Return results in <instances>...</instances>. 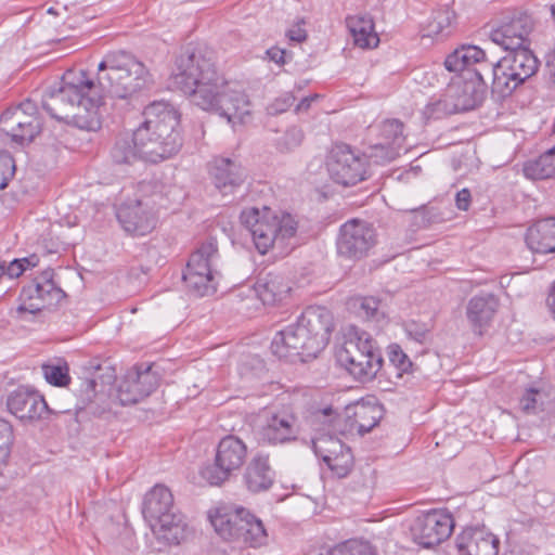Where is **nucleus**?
Wrapping results in <instances>:
<instances>
[{
  "mask_svg": "<svg viewBox=\"0 0 555 555\" xmlns=\"http://www.w3.org/2000/svg\"><path fill=\"white\" fill-rule=\"evenodd\" d=\"M367 158L347 144H336L330 152L326 167L331 179L344 186L354 185L367 177Z\"/></svg>",
  "mask_w": 555,
  "mask_h": 555,
  "instance_id": "obj_11",
  "label": "nucleus"
},
{
  "mask_svg": "<svg viewBox=\"0 0 555 555\" xmlns=\"http://www.w3.org/2000/svg\"><path fill=\"white\" fill-rule=\"evenodd\" d=\"M319 555H375V553L369 542L352 539L338 544L332 551L325 550Z\"/></svg>",
  "mask_w": 555,
  "mask_h": 555,
  "instance_id": "obj_42",
  "label": "nucleus"
},
{
  "mask_svg": "<svg viewBox=\"0 0 555 555\" xmlns=\"http://www.w3.org/2000/svg\"><path fill=\"white\" fill-rule=\"evenodd\" d=\"M37 257L35 255L23 258V259H14L10 262L9 266H5L7 275L10 279L18 278L23 274V272L26 270L27 267H35L37 266Z\"/></svg>",
  "mask_w": 555,
  "mask_h": 555,
  "instance_id": "obj_49",
  "label": "nucleus"
},
{
  "mask_svg": "<svg viewBox=\"0 0 555 555\" xmlns=\"http://www.w3.org/2000/svg\"><path fill=\"white\" fill-rule=\"evenodd\" d=\"M159 385V376L152 365H135L127 371L117 389L121 405L135 404L149 397Z\"/></svg>",
  "mask_w": 555,
  "mask_h": 555,
  "instance_id": "obj_18",
  "label": "nucleus"
},
{
  "mask_svg": "<svg viewBox=\"0 0 555 555\" xmlns=\"http://www.w3.org/2000/svg\"><path fill=\"white\" fill-rule=\"evenodd\" d=\"M14 436L11 424L0 418V463H5L11 454Z\"/></svg>",
  "mask_w": 555,
  "mask_h": 555,
  "instance_id": "obj_47",
  "label": "nucleus"
},
{
  "mask_svg": "<svg viewBox=\"0 0 555 555\" xmlns=\"http://www.w3.org/2000/svg\"><path fill=\"white\" fill-rule=\"evenodd\" d=\"M0 131L20 144L31 142L41 131V120L34 102L26 100L0 116Z\"/></svg>",
  "mask_w": 555,
  "mask_h": 555,
  "instance_id": "obj_13",
  "label": "nucleus"
},
{
  "mask_svg": "<svg viewBox=\"0 0 555 555\" xmlns=\"http://www.w3.org/2000/svg\"><path fill=\"white\" fill-rule=\"evenodd\" d=\"M209 172L215 186L223 195L233 193L246 177L241 164L228 157H216L210 164Z\"/></svg>",
  "mask_w": 555,
  "mask_h": 555,
  "instance_id": "obj_23",
  "label": "nucleus"
},
{
  "mask_svg": "<svg viewBox=\"0 0 555 555\" xmlns=\"http://www.w3.org/2000/svg\"><path fill=\"white\" fill-rule=\"evenodd\" d=\"M431 327L430 323L415 320H409L403 324L406 335L417 343H424L426 340Z\"/></svg>",
  "mask_w": 555,
  "mask_h": 555,
  "instance_id": "obj_48",
  "label": "nucleus"
},
{
  "mask_svg": "<svg viewBox=\"0 0 555 555\" xmlns=\"http://www.w3.org/2000/svg\"><path fill=\"white\" fill-rule=\"evenodd\" d=\"M111 156L116 164H132L138 159L143 160L140 146L134 142V133L132 139H118L112 149Z\"/></svg>",
  "mask_w": 555,
  "mask_h": 555,
  "instance_id": "obj_36",
  "label": "nucleus"
},
{
  "mask_svg": "<svg viewBox=\"0 0 555 555\" xmlns=\"http://www.w3.org/2000/svg\"><path fill=\"white\" fill-rule=\"evenodd\" d=\"M337 416V413L331 406L318 410L314 413V418L328 427H334Z\"/></svg>",
  "mask_w": 555,
  "mask_h": 555,
  "instance_id": "obj_54",
  "label": "nucleus"
},
{
  "mask_svg": "<svg viewBox=\"0 0 555 555\" xmlns=\"http://www.w3.org/2000/svg\"><path fill=\"white\" fill-rule=\"evenodd\" d=\"M242 224L249 231L257 250L264 255L278 247L284 250L297 232V222L289 214L278 215L264 206L244 209L240 216Z\"/></svg>",
  "mask_w": 555,
  "mask_h": 555,
  "instance_id": "obj_6",
  "label": "nucleus"
},
{
  "mask_svg": "<svg viewBox=\"0 0 555 555\" xmlns=\"http://www.w3.org/2000/svg\"><path fill=\"white\" fill-rule=\"evenodd\" d=\"M453 13L449 11L438 12L430 22V31L435 35L443 34L451 25Z\"/></svg>",
  "mask_w": 555,
  "mask_h": 555,
  "instance_id": "obj_52",
  "label": "nucleus"
},
{
  "mask_svg": "<svg viewBox=\"0 0 555 555\" xmlns=\"http://www.w3.org/2000/svg\"><path fill=\"white\" fill-rule=\"evenodd\" d=\"M380 301L372 296L354 297L350 301V307L354 312L366 320H376L384 318V312L379 310Z\"/></svg>",
  "mask_w": 555,
  "mask_h": 555,
  "instance_id": "obj_40",
  "label": "nucleus"
},
{
  "mask_svg": "<svg viewBox=\"0 0 555 555\" xmlns=\"http://www.w3.org/2000/svg\"><path fill=\"white\" fill-rule=\"evenodd\" d=\"M142 513L157 540L178 545L186 539L184 516L176 512L173 495L166 486L155 485L145 494Z\"/></svg>",
  "mask_w": 555,
  "mask_h": 555,
  "instance_id": "obj_7",
  "label": "nucleus"
},
{
  "mask_svg": "<svg viewBox=\"0 0 555 555\" xmlns=\"http://www.w3.org/2000/svg\"><path fill=\"white\" fill-rule=\"evenodd\" d=\"M333 328V319L325 307H308L296 320L279 331L271 343V351L280 359L306 362L326 347Z\"/></svg>",
  "mask_w": 555,
  "mask_h": 555,
  "instance_id": "obj_3",
  "label": "nucleus"
},
{
  "mask_svg": "<svg viewBox=\"0 0 555 555\" xmlns=\"http://www.w3.org/2000/svg\"><path fill=\"white\" fill-rule=\"evenodd\" d=\"M9 411L22 421L40 420L49 414L44 398L35 390L18 388L7 401Z\"/></svg>",
  "mask_w": 555,
  "mask_h": 555,
  "instance_id": "obj_21",
  "label": "nucleus"
},
{
  "mask_svg": "<svg viewBox=\"0 0 555 555\" xmlns=\"http://www.w3.org/2000/svg\"><path fill=\"white\" fill-rule=\"evenodd\" d=\"M143 118L134 130L143 160L157 164L178 154L183 144L178 109L168 102L154 101L144 108Z\"/></svg>",
  "mask_w": 555,
  "mask_h": 555,
  "instance_id": "obj_4",
  "label": "nucleus"
},
{
  "mask_svg": "<svg viewBox=\"0 0 555 555\" xmlns=\"http://www.w3.org/2000/svg\"><path fill=\"white\" fill-rule=\"evenodd\" d=\"M347 448L341 440L333 436L324 435L313 440L314 452L324 463L327 462V455L338 457Z\"/></svg>",
  "mask_w": 555,
  "mask_h": 555,
  "instance_id": "obj_38",
  "label": "nucleus"
},
{
  "mask_svg": "<svg viewBox=\"0 0 555 555\" xmlns=\"http://www.w3.org/2000/svg\"><path fill=\"white\" fill-rule=\"evenodd\" d=\"M487 82L482 79V85L476 78H459L447 90V94L453 104L459 105L456 113L475 108L482 100V94Z\"/></svg>",
  "mask_w": 555,
  "mask_h": 555,
  "instance_id": "obj_26",
  "label": "nucleus"
},
{
  "mask_svg": "<svg viewBox=\"0 0 555 555\" xmlns=\"http://www.w3.org/2000/svg\"><path fill=\"white\" fill-rule=\"evenodd\" d=\"M171 85L192 96L195 105L217 113L229 124H245L251 103L238 81L225 80L216 69L212 53L203 48L188 47L176 59Z\"/></svg>",
  "mask_w": 555,
  "mask_h": 555,
  "instance_id": "obj_1",
  "label": "nucleus"
},
{
  "mask_svg": "<svg viewBox=\"0 0 555 555\" xmlns=\"http://www.w3.org/2000/svg\"><path fill=\"white\" fill-rule=\"evenodd\" d=\"M354 44L362 49L374 48L378 44V37L374 33V24L366 15L349 16L346 20Z\"/></svg>",
  "mask_w": 555,
  "mask_h": 555,
  "instance_id": "obj_34",
  "label": "nucleus"
},
{
  "mask_svg": "<svg viewBox=\"0 0 555 555\" xmlns=\"http://www.w3.org/2000/svg\"><path fill=\"white\" fill-rule=\"evenodd\" d=\"M286 36L291 41L302 42L307 33L300 25H295L286 31Z\"/></svg>",
  "mask_w": 555,
  "mask_h": 555,
  "instance_id": "obj_57",
  "label": "nucleus"
},
{
  "mask_svg": "<svg viewBox=\"0 0 555 555\" xmlns=\"http://www.w3.org/2000/svg\"><path fill=\"white\" fill-rule=\"evenodd\" d=\"M472 203V195L468 189H462L455 194V205L460 210H468Z\"/></svg>",
  "mask_w": 555,
  "mask_h": 555,
  "instance_id": "obj_55",
  "label": "nucleus"
},
{
  "mask_svg": "<svg viewBox=\"0 0 555 555\" xmlns=\"http://www.w3.org/2000/svg\"><path fill=\"white\" fill-rule=\"evenodd\" d=\"M540 391L535 388H529L525 391L519 401V406L526 414H533L538 409V398Z\"/></svg>",
  "mask_w": 555,
  "mask_h": 555,
  "instance_id": "obj_51",
  "label": "nucleus"
},
{
  "mask_svg": "<svg viewBox=\"0 0 555 555\" xmlns=\"http://www.w3.org/2000/svg\"><path fill=\"white\" fill-rule=\"evenodd\" d=\"M304 138L301 128L292 126L276 140V149L282 153L293 152L301 145Z\"/></svg>",
  "mask_w": 555,
  "mask_h": 555,
  "instance_id": "obj_43",
  "label": "nucleus"
},
{
  "mask_svg": "<svg viewBox=\"0 0 555 555\" xmlns=\"http://www.w3.org/2000/svg\"><path fill=\"white\" fill-rule=\"evenodd\" d=\"M15 173V162L9 156H0V191L8 186L9 181Z\"/></svg>",
  "mask_w": 555,
  "mask_h": 555,
  "instance_id": "obj_50",
  "label": "nucleus"
},
{
  "mask_svg": "<svg viewBox=\"0 0 555 555\" xmlns=\"http://www.w3.org/2000/svg\"><path fill=\"white\" fill-rule=\"evenodd\" d=\"M508 53L492 66V92L500 98L511 95L517 87L532 77L539 68V60L528 47L506 50Z\"/></svg>",
  "mask_w": 555,
  "mask_h": 555,
  "instance_id": "obj_9",
  "label": "nucleus"
},
{
  "mask_svg": "<svg viewBox=\"0 0 555 555\" xmlns=\"http://www.w3.org/2000/svg\"><path fill=\"white\" fill-rule=\"evenodd\" d=\"M154 83L147 67L126 52H111L98 65L94 82L101 105L105 96L128 100Z\"/></svg>",
  "mask_w": 555,
  "mask_h": 555,
  "instance_id": "obj_5",
  "label": "nucleus"
},
{
  "mask_svg": "<svg viewBox=\"0 0 555 555\" xmlns=\"http://www.w3.org/2000/svg\"><path fill=\"white\" fill-rule=\"evenodd\" d=\"M183 280L189 289L197 296H207L216 292L215 275L184 272Z\"/></svg>",
  "mask_w": 555,
  "mask_h": 555,
  "instance_id": "obj_39",
  "label": "nucleus"
},
{
  "mask_svg": "<svg viewBox=\"0 0 555 555\" xmlns=\"http://www.w3.org/2000/svg\"><path fill=\"white\" fill-rule=\"evenodd\" d=\"M500 540L483 527L464 529L456 538L460 555H498Z\"/></svg>",
  "mask_w": 555,
  "mask_h": 555,
  "instance_id": "obj_22",
  "label": "nucleus"
},
{
  "mask_svg": "<svg viewBox=\"0 0 555 555\" xmlns=\"http://www.w3.org/2000/svg\"><path fill=\"white\" fill-rule=\"evenodd\" d=\"M267 55L270 61H272L279 65H283L286 63V55H287L286 51L283 49H280L278 47H272V48L268 49Z\"/></svg>",
  "mask_w": 555,
  "mask_h": 555,
  "instance_id": "obj_56",
  "label": "nucleus"
},
{
  "mask_svg": "<svg viewBox=\"0 0 555 555\" xmlns=\"http://www.w3.org/2000/svg\"><path fill=\"white\" fill-rule=\"evenodd\" d=\"M217 242L209 240L203 243L190 257L186 269L188 273H203L205 275H215L214 266L218 260Z\"/></svg>",
  "mask_w": 555,
  "mask_h": 555,
  "instance_id": "obj_33",
  "label": "nucleus"
},
{
  "mask_svg": "<svg viewBox=\"0 0 555 555\" xmlns=\"http://www.w3.org/2000/svg\"><path fill=\"white\" fill-rule=\"evenodd\" d=\"M246 454L247 448L240 438L233 435L223 437L217 446L215 463L201 472L203 479L211 486L222 485L243 466Z\"/></svg>",
  "mask_w": 555,
  "mask_h": 555,
  "instance_id": "obj_10",
  "label": "nucleus"
},
{
  "mask_svg": "<svg viewBox=\"0 0 555 555\" xmlns=\"http://www.w3.org/2000/svg\"><path fill=\"white\" fill-rule=\"evenodd\" d=\"M96 386H98V383L94 378L89 379L87 382V390H91L92 392L95 393L98 391Z\"/></svg>",
  "mask_w": 555,
  "mask_h": 555,
  "instance_id": "obj_59",
  "label": "nucleus"
},
{
  "mask_svg": "<svg viewBox=\"0 0 555 555\" xmlns=\"http://www.w3.org/2000/svg\"><path fill=\"white\" fill-rule=\"evenodd\" d=\"M454 528L450 513L433 509L417 516L411 525V535L415 543L423 547H433L448 539Z\"/></svg>",
  "mask_w": 555,
  "mask_h": 555,
  "instance_id": "obj_17",
  "label": "nucleus"
},
{
  "mask_svg": "<svg viewBox=\"0 0 555 555\" xmlns=\"http://www.w3.org/2000/svg\"><path fill=\"white\" fill-rule=\"evenodd\" d=\"M459 105L450 101L447 92L439 99H433L423 109L424 118L440 119L444 116L456 114Z\"/></svg>",
  "mask_w": 555,
  "mask_h": 555,
  "instance_id": "obj_41",
  "label": "nucleus"
},
{
  "mask_svg": "<svg viewBox=\"0 0 555 555\" xmlns=\"http://www.w3.org/2000/svg\"><path fill=\"white\" fill-rule=\"evenodd\" d=\"M151 188H152V185L150 183L143 182L140 184V191L142 193H146Z\"/></svg>",
  "mask_w": 555,
  "mask_h": 555,
  "instance_id": "obj_60",
  "label": "nucleus"
},
{
  "mask_svg": "<svg viewBox=\"0 0 555 555\" xmlns=\"http://www.w3.org/2000/svg\"><path fill=\"white\" fill-rule=\"evenodd\" d=\"M526 244L533 253H555V218L539 220L526 233Z\"/></svg>",
  "mask_w": 555,
  "mask_h": 555,
  "instance_id": "obj_27",
  "label": "nucleus"
},
{
  "mask_svg": "<svg viewBox=\"0 0 555 555\" xmlns=\"http://www.w3.org/2000/svg\"><path fill=\"white\" fill-rule=\"evenodd\" d=\"M295 98L291 93H286L278 99L269 106L271 114H281L287 111L294 104Z\"/></svg>",
  "mask_w": 555,
  "mask_h": 555,
  "instance_id": "obj_53",
  "label": "nucleus"
},
{
  "mask_svg": "<svg viewBox=\"0 0 555 555\" xmlns=\"http://www.w3.org/2000/svg\"><path fill=\"white\" fill-rule=\"evenodd\" d=\"M42 372L47 382L51 385L63 387L69 382L68 367L66 365L46 364Z\"/></svg>",
  "mask_w": 555,
  "mask_h": 555,
  "instance_id": "obj_46",
  "label": "nucleus"
},
{
  "mask_svg": "<svg viewBox=\"0 0 555 555\" xmlns=\"http://www.w3.org/2000/svg\"><path fill=\"white\" fill-rule=\"evenodd\" d=\"M274 476L275 474L269 464V456L257 454L247 465L244 480L249 491L260 492L272 486Z\"/></svg>",
  "mask_w": 555,
  "mask_h": 555,
  "instance_id": "obj_28",
  "label": "nucleus"
},
{
  "mask_svg": "<svg viewBox=\"0 0 555 555\" xmlns=\"http://www.w3.org/2000/svg\"><path fill=\"white\" fill-rule=\"evenodd\" d=\"M346 415L352 418L350 429H356L360 435L370 433L382 418V410L378 405L357 403L346 408Z\"/></svg>",
  "mask_w": 555,
  "mask_h": 555,
  "instance_id": "obj_32",
  "label": "nucleus"
},
{
  "mask_svg": "<svg viewBox=\"0 0 555 555\" xmlns=\"http://www.w3.org/2000/svg\"><path fill=\"white\" fill-rule=\"evenodd\" d=\"M382 142L372 146L371 157L390 162L399 155L404 142L403 124L399 119H387L380 125Z\"/></svg>",
  "mask_w": 555,
  "mask_h": 555,
  "instance_id": "obj_24",
  "label": "nucleus"
},
{
  "mask_svg": "<svg viewBox=\"0 0 555 555\" xmlns=\"http://www.w3.org/2000/svg\"><path fill=\"white\" fill-rule=\"evenodd\" d=\"M48 12H49V13H53V9H52V8H50V9L48 10Z\"/></svg>",
  "mask_w": 555,
  "mask_h": 555,
  "instance_id": "obj_62",
  "label": "nucleus"
},
{
  "mask_svg": "<svg viewBox=\"0 0 555 555\" xmlns=\"http://www.w3.org/2000/svg\"><path fill=\"white\" fill-rule=\"evenodd\" d=\"M157 197L156 193L147 197L142 195L119 206L116 216L125 232L143 236L155 229Z\"/></svg>",
  "mask_w": 555,
  "mask_h": 555,
  "instance_id": "obj_14",
  "label": "nucleus"
},
{
  "mask_svg": "<svg viewBox=\"0 0 555 555\" xmlns=\"http://www.w3.org/2000/svg\"><path fill=\"white\" fill-rule=\"evenodd\" d=\"M413 211L415 212V218L421 219V227H428L434 223H442L451 220L454 216L452 208L443 205L424 207Z\"/></svg>",
  "mask_w": 555,
  "mask_h": 555,
  "instance_id": "obj_37",
  "label": "nucleus"
},
{
  "mask_svg": "<svg viewBox=\"0 0 555 555\" xmlns=\"http://www.w3.org/2000/svg\"><path fill=\"white\" fill-rule=\"evenodd\" d=\"M498 308L499 299L493 294L481 293L472 297L466 306V318L473 331L481 335L490 325Z\"/></svg>",
  "mask_w": 555,
  "mask_h": 555,
  "instance_id": "obj_25",
  "label": "nucleus"
},
{
  "mask_svg": "<svg viewBox=\"0 0 555 555\" xmlns=\"http://www.w3.org/2000/svg\"><path fill=\"white\" fill-rule=\"evenodd\" d=\"M246 508L242 506L235 505H225L216 508L214 514L209 515L210 522L215 528L216 532L225 541L232 542L234 535L236 534V528H238V524L241 517L243 515L242 512H245Z\"/></svg>",
  "mask_w": 555,
  "mask_h": 555,
  "instance_id": "obj_31",
  "label": "nucleus"
},
{
  "mask_svg": "<svg viewBox=\"0 0 555 555\" xmlns=\"http://www.w3.org/2000/svg\"><path fill=\"white\" fill-rule=\"evenodd\" d=\"M444 66L449 72L459 73V78H476L482 85L486 76L491 78L493 60L477 46H462L446 57Z\"/></svg>",
  "mask_w": 555,
  "mask_h": 555,
  "instance_id": "obj_16",
  "label": "nucleus"
},
{
  "mask_svg": "<svg viewBox=\"0 0 555 555\" xmlns=\"http://www.w3.org/2000/svg\"><path fill=\"white\" fill-rule=\"evenodd\" d=\"M42 107L57 120L70 118L79 129L96 131L101 128V96L94 80L82 69L65 72L59 87L43 95Z\"/></svg>",
  "mask_w": 555,
  "mask_h": 555,
  "instance_id": "obj_2",
  "label": "nucleus"
},
{
  "mask_svg": "<svg viewBox=\"0 0 555 555\" xmlns=\"http://www.w3.org/2000/svg\"><path fill=\"white\" fill-rule=\"evenodd\" d=\"M325 464L338 478L346 477L353 466V455L350 448H347L338 457L327 455V462Z\"/></svg>",
  "mask_w": 555,
  "mask_h": 555,
  "instance_id": "obj_45",
  "label": "nucleus"
},
{
  "mask_svg": "<svg viewBox=\"0 0 555 555\" xmlns=\"http://www.w3.org/2000/svg\"><path fill=\"white\" fill-rule=\"evenodd\" d=\"M336 360L354 379L372 380L383 365L382 354L372 336L364 331H356L336 351Z\"/></svg>",
  "mask_w": 555,
  "mask_h": 555,
  "instance_id": "obj_8",
  "label": "nucleus"
},
{
  "mask_svg": "<svg viewBox=\"0 0 555 555\" xmlns=\"http://www.w3.org/2000/svg\"><path fill=\"white\" fill-rule=\"evenodd\" d=\"M292 287L288 280L280 273H268L255 286L257 296L264 305H274L285 298Z\"/></svg>",
  "mask_w": 555,
  "mask_h": 555,
  "instance_id": "obj_30",
  "label": "nucleus"
},
{
  "mask_svg": "<svg viewBox=\"0 0 555 555\" xmlns=\"http://www.w3.org/2000/svg\"><path fill=\"white\" fill-rule=\"evenodd\" d=\"M312 99L310 98H305L302 99L296 106V112H302V111H307L310 106V103H311Z\"/></svg>",
  "mask_w": 555,
  "mask_h": 555,
  "instance_id": "obj_58",
  "label": "nucleus"
},
{
  "mask_svg": "<svg viewBox=\"0 0 555 555\" xmlns=\"http://www.w3.org/2000/svg\"><path fill=\"white\" fill-rule=\"evenodd\" d=\"M533 28L534 21L531 15L517 13L500 27L493 29L490 34V39L504 50L527 47L528 36Z\"/></svg>",
  "mask_w": 555,
  "mask_h": 555,
  "instance_id": "obj_20",
  "label": "nucleus"
},
{
  "mask_svg": "<svg viewBox=\"0 0 555 555\" xmlns=\"http://www.w3.org/2000/svg\"><path fill=\"white\" fill-rule=\"evenodd\" d=\"M7 275L5 264L0 262V279Z\"/></svg>",
  "mask_w": 555,
  "mask_h": 555,
  "instance_id": "obj_61",
  "label": "nucleus"
},
{
  "mask_svg": "<svg viewBox=\"0 0 555 555\" xmlns=\"http://www.w3.org/2000/svg\"><path fill=\"white\" fill-rule=\"evenodd\" d=\"M376 243L377 233L374 225L354 218L340 225L336 247L339 256L360 260L369 255Z\"/></svg>",
  "mask_w": 555,
  "mask_h": 555,
  "instance_id": "obj_12",
  "label": "nucleus"
},
{
  "mask_svg": "<svg viewBox=\"0 0 555 555\" xmlns=\"http://www.w3.org/2000/svg\"><path fill=\"white\" fill-rule=\"evenodd\" d=\"M387 354L390 363L398 371V377H401L403 373H411L413 371L412 361L399 345H389L387 349Z\"/></svg>",
  "mask_w": 555,
  "mask_h": 555,
  "instance_id": "obj_44",
  "label": "nucleus"
},
{
  "mask_svg": "<svg viewBox=\"0 0 555 555\" xmlns=\"http://www.w3.org/2000/svg\"><path fill=\"white\" fill-rule=\"evenodd\" d=\"M300 435L298 417L289 410L270 412L259 431V440L268 444H284L297 440Z\"/></svg>",
  "mask_w": 555,
  "mask_h": 555,
  "instance_id": "obj_19",
  "label": "nucleus"
},
{
  "mask_svg": "<svg viewBox=\"0 0 555 555\" xmlns=\"http://www.w3.org/2000/svg\"><path fill=\"white\" fill-rule=\"evenodd\" d=\"M52 269L44 270L31 284L23 288V302L17 308L18 313L36 314L57 305L64 298L65 293L54 283Z\"/></svg>",
  "mask_w": 555,
  "mask_h": 555,
  "instance_id": "obj_15",
  "label": "nucleus"
},
{
  "mask_svg": "<svg viewBox=\"0 0 555 555\" xmlns=\"http://www.w3.org/2000/svg\"><path fill=\"white\" fill-rule=\"evenodd\" d=\"M524 173L532 180H542L555 177V145L540 155L537 159L524 165Z\"/></svg>",
  "mask_w": 555,
  "mask_h": 555,
  "instance_id": "obj_35",
  "label": "nucleus"
},
{
  "mask_svg": "<svg viewBox=\"0 0 555 555\" xmlns=\"http://www.w3.org/2000/svg\"><path fill=\"white\" fill-rule=\"evenodd\" d=\"M238 528H236V534L234 535L233 543L238 545L257 547L266 543L267 532L263 524L248 509L242 512Z\"/></svg>",
  "mask_w": 555,
  "mask_h": 555,
  "instance_id": "obj_29",
  "label": "nucleus"
}]
</instances>
